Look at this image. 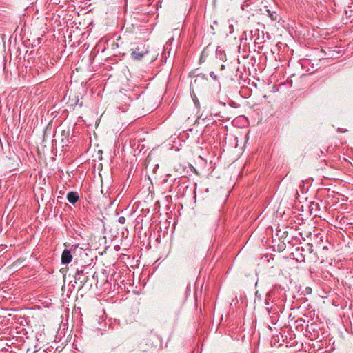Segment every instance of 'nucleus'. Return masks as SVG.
Listing matches in <instances>:
<instances>
[{"mask_svg":"<svg viewBox=\"0 0 353 353\" xmlns=\"http://www.w3.org/2000/svg\"><path fill=\"white\" fill-rule=\"evenodd\" d=\"M83 273L82 270H77L74 276L75 279H80V275Z\"/></svg>","mask_w":353,"mask_h":353,"instance_id":"4","label":"nucleus"},{"mask_svg":"<svg viewBox=\"0 0 353 353\" xmlns=\"http://www.w3.org/2000/svg\"><path fill=\"white\" fill-rule=\"evenodd\" d=\"M131 58L133 60L140 61L144 55L148 54L149 48L144 43H139L136 47L131 49Z\"/></svg>","mask_w":353,"mask_h":353,"instance_id":"1","label":"nucleus"},{"mask_svg":"<svg viewBox=\"0 0 353 353\" xmlns=\"http://www.w3.org/2000/svg\"><path fill=\"white\" fill-rule=\"evenodd\" d=\"M66 198L68 201L72 204L77 203L79 199V194L77 192H69L67 194Z\"/></svg>","mask_w":353,"mask_h":353,"instance_id":"3","label":"nucleus"},{"mask_svg":"<svg viewBox=\"0 0 353 353\" xmlns=\"http://www.w3.org/2000/svg\"><path fill=\"white\" fill-rule=\"evenodd\" d=\"M125 218L124 216H120L118 219V222L121 224H124L125 223Z\"/></svg>","mask_w":353,"mask_h":353,"instance_id":"5","label":"nucleus"},{"mask_svg":"<svg viewBox=\"0 0 353 353\" xmlns=\"http://www.w3.org/2000/svg\"><path fill=\"white\" fill-rule=\"evenodd\" d=\"M265 303L266 305H268L270 304V299L266 298L265 300Z\"/></svg>","mask_w":353,"mask_h":353,"instance_id":"7","label":"nucleus"},{"mask_svg":"<svg viewBox=\"0 0 353 353\" xmlns=\"http://www.w3.org/2000/svg\"><path fill=\"white\" fill-rule=\"evenodd\" d=\"M223 68H224V65H221V69H223Z\"/></svg>","mask_w":353,"mask_h":353,"instance_id":"8","label":"nucleus"},{"mask_svg":"<svg viewBox=\"0 0 353 353\" xmlns=\"http://www.w3.org/2000/svg\"><path fill=\"white\" fill-rule=\"evenodd\" d=\"M210 77H211L212 79H214V80H216V79H217V76L214 74V72H211L210 73Z\"/></svg>","mask_w":353,"mask_h":353,"instance_id":"6","label":"nucleus"},{"mask_svg":"<svg viewBox=\"0 0 353 353\" xmlns=\"http://www.w3.org/2000/svg\"><path fill=\"white\" fill-rule=\"evenodd\" d=\"M72 260V250L65 249L61 255V263L66 265Z\"/></svg>","mask_w":353,"mask_h":353,"instance_id":"2","label":"nucleus"}]
</instances>
